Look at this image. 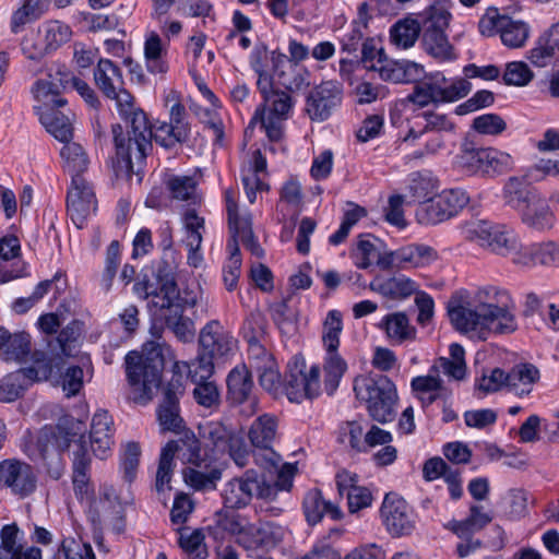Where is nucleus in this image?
<instances>
[{
  "label": "nucleus",
  "instance_id": "obj_1",
  "mask_svg": "<svg viewBox=\"0 0 559 559\" xmlns=\"http://www.w3.org/2000/svg\"><path fill=\"white\" fill-rule=\"evenodd\" d=\"M448 316L455 330L479 341H486L492 332L511 333L518 328L508 306L483 301L472 305L459 296L449 300Z\"/></svg>",
  "mask_w": 559,
  "mask_h": 559
},
{
  "label": "nucleus",
  "instance_id": "obj_2",
  "mask_svg": "<svg viewBox=\"0 0 559 559\" xmlns=\"http://www.w3.org/2000/svg\"><path fill=\"white\" fill-rule=\"evenodd\" d=\"M106 97L116 102L120 116L130 124L127 134L120 124L112 126L116 153L123 162V168L132 171L134 164L144 162L152 148V131L145 112L134 107L133 96L123 87Z\"/></svg>",
  "mask_w": 559,
  "mask_h": 559
},
{
  "label": "nucleus",
  "instance_id": "obj_3",
  "mask_svg": "<svg viewBox=\"0 0 559 559\" xmlns=\"http://www.w3.org/2000/svg\"><path fill=\"white\" fill-rule=\"evenodd\" d=\"M206 533L223 543L228 536L246 550H258L274 546L280 539L278 528L271 523H252L235 511L222 509L214 514L213 524Z\"/></svg>",
  "mask_w": 559,
  "mask_h": 559
},
{
  "label": "nucleus",
  "instance_id": "obj_4",
  "mask_svg": "<svg viewBox=\"0 0 559 559\" xmlns=\"http://www.w3.org/2000/svg\"><path fill=\"white\" fill-rule=\"evenodd\" d=\"M128 399L141 405L153 400L162 383L164 357L159 346L147 343L142 352H129L124 358Z\"/></svg>",
  "mask_w": 559,
  "mask_h": 559
},
{
  "label": "nucleus",
  "instance_id": "obj_5",
  "mask_svg": "<svg viewBox=\"0 0 559 559\" xmlns=\"http://www.w3.org/2000/svg\"><path fill=\"white\" fill-rule=\"evenodd\" d=\"M471 88L472 84L466 79H447L441 72L432 73L417 83L413 93L395 105L391 111V120L396 123V111L407 109L409 104L423 108L430 104L452 103L465 97Z\"/></svg>",
  "mask_w": 559,
  "mask_h": 559
},
{
  "label": "nucleus",
  "instance_id": "obj_6",
  "mask_svg": "<svg viewBox=\"0 0 559 559\" xmlns=\"http://www.w3.org/2000/svg\"><path fill=\"white\" fill-rule=\"evenodd\" d=\"M257 88L262 103L257 107L250 124L259 122L271 141H278L283 136L284 122L293 114L295 100L288 92L275 88L273 80H263Z\"/></svg>",
  "mask_w": 559,
  "mask_h": 559
},
{
  "label": "nucleus",
  "instance_id": "obj_7",
  "mask_svg": "<svg viewBox=\"0 0 559 559\" xmlns=\"http://www.w3.org/2000/svg\"><path fill=\"white\" fill-rule=\"evenodd\" d=\"M356 397L366 405L368 415L379 424L392 421L396 415L397 391L384 376L358 377L354 382Z\"/></svg>",
  "mask_w": 559,
  "mask_h": 559
},
{
  "label": "nucleus",
  "instance_id": "obj_8",
  "mask_svg": "<svg viewBox=\"0 0 559 559\" xmlns=\"http://www.w3.org/2000/svg\"><path fill=\"white\" fill-rule=\"evenodd\" d=\"M454 165L469 176L495 177L513 168V157L495 147L463 145L455 156Z\"/></svg>",
  "mask_w": 559,
  "mask_h": 559
},
{
  "label": "nucleus",
  "instance_id": "obj_9",
  "mask_svg": "<svg viewBox=\"0 0 559 559\" xmlns=\"http://www.w3.org/2000/svg\"><path fill=\"white\" fill-rule=\"evenodd\" d=\"M284 391L290 402L301 403L320 395V367L307 366L305 357L295 355L287 364Z\"/></svg>",
  "mask_w": 559,
  "mask_h": 559
},
{
  "label": "nucleus",
  "instance_id": "obj_10",
  "mask_svg": "<svg viewBox=\"0 0 559 559\" xmlns=\"http://www.w3.org/2000/svg\"><path fill=\"white\" fill-rule=\"evenodd\" d=\"M459 230L462 238L466 241L501 257L514 234V230L506 225L479 218L461 223Z\"/></svg>",
  "mask_w": 559,
  "mask_h": 559
},
{
  "label": "nucleus",
  "instance_id": "obj_11",
  "mask_svg": "<svg viewBox=\"0 0 559 559\" xmlns=\"http://www.w3.org/2000/svg\"><path fill=\"white\" fill-rule=\"evenodd\" d=\"M379 513L382 525L393 538L411 536L416 531L417 513L397 492L385 493Z\"/></svg>",
  "mask_w": 559,
  "mask_h": 559
},
{
  "label": "nucleus",
  "instance_id": "obj_12",
  "mask_svg": "<svg viewBox=\"0 0 559 559\" xmlns=\"http://www.w3.org/2000/svg\"><path fill=\"white\" fill-rule=\"evenodd\" d=\"M469 202L462 189H448L419 204L416 218L423 225H436L456 216Z\"/></svg>",
  "mask_w": 559,
  "mask_h": 559
},
{
  "label": "nucleus",
  "instance_id": "obj_13",
  "mask_svg": "<svg viewBox=\"0 0 559 559\" xmlns=\"http://www.w3.org/2000/svg\"><path fill=\"white\" fill-rule=\"evenodd\" d=\"M273 488L265 486L255 471L249 469L243 476L227 481L222 491L224 506L227 509H239L249 504L253 496L272 498Z\"/></svg>",
  "mask_w": 559,
  "mask_h": 559
},
{
  "label": "nucleus",
  "instance_id": "obj_14",
  "mask_svg": "<svg viewBox=\"0 0 559 559\" xmlns=\"http://www.w3.org/2000/svg\"><path fill=\"white\" fill-rule=\"evenodd\" d=\"M37 475L31 464L17 459L0 462V489H8L20 499L32 496L37 489Z\"/></svg>",
  "mask_w": 559,
  "mask_h": 559
},
{
  "label": "nucleus",
  "instance_id": "obj_15",
  "mask_svg": "<svg viewBox=\"0 0 559 559\" xmlns=\"http://www.w3.org/2000/svg\"><path fill=\"white\" fill-rule=\"evenodd\" d=\"M224 199L228 226L233 234V240L228 243L234 246L236 241V245L238 246L237 240L239 239L253 255L262 258L264 255V250L253 235L251 215L248 212H240L237 203V192L234 189H226L224 192Z\"/></svg>",
  "mask_w": 559,
  "mask_h": 559
},
{
  "label": "nucleus",
  "instance_id": "obj_16",
  "mask_svg": "<svg viewBox=\"0 0 559 559\" xmlns=\"http://www.w3.org/2000/svg\"><path fill=\"white\" fill-rule=\"evenodd\" d=\"M342 84L337 81H323L314 86L306 99V110L313 121L326 120L332 111L341 105Z\"/></svg>",
  "mask_w": 559,
  "mask_h": 559
},
{
  "label": "nucleus",
  "instance_id": "obj_17",
  "mask_svg": "<svg viewBox=\"0 0 559 559\" xmlns=\"http://www.w3.org/2000/svg\"><path fill=\"white\" fill-rule=\"evenodd\" d=\"M67 78L64 76V66H53L46 79H40L34 84L32 92L37 105L34 110L39 111L50 107H66L67 99L60 96V93L67 90Z\"/></svg>",
  "mask_w": 559,
  "mask_h": 559
},
{
  "label": "nucleus",
  "instance_id": "obj_18",
  "mask_svg": "<svg viewBox=\"0 0 559 559\" xmlns=\"http://www.w3.org/2000/svg\"><path fill=\"white\" fill-rule=\"evenodd\" d=\"M67 425H70L72 430H80L81 423L75 421L74 419H66L62 423L58 424L57 427H45L41 429L38 439L39 444L44 447V457H46V454L48 453L49 445H51L56 450V455L58 459L57 465L52 469L48 471L50 477H52L53 479H59L63 474L64 466L63 463L61 462L60 453L66 451L70 447L73 437L76 435V431H69L66 427Z\"/></svg>",
  "mask_w": 559,
  "mask_h": 559
},
{
  "label": "nucleus",
  "instance_id": "obj_19",
  "mask_svg": "<svg viewBox=\"0 0 559 559\" xmlns=\"http://www.w3.org/2000/svg\"><path fill=\"white\" fill-rule=\"evenodd\" d=\"M97 201L95 192L83 176H76L71 181L67 195V210L78 227L95 213Z\"/></svg>",
  "mask_w": 559,
  "mask_h": 559
},
{
  "label": "nucleus",
  "instance_id": "obj_20",
  "mask_svg": "<svg viewBox=\"0 0 559 559\" xmlns=\"http://www.w3.org/2000/svg\"><path fill=\"white\" fill-rule=\"evenodd\" d=\"M199 344L201 352L218 360L234 354L237 341L219 321L212 320L202 328Z\"/></svg>",
  "mask_w": 559,
  "mask_h": 559
},
{
  "label": "nucleus",
  "instance_id": "obj_21",
  "mask_svg": "<svg viewBox=\"0 0 559 559\" xmlns=\"http://www.w3.org/2000/svg\"><path fill=\"white\" fill-rule=\"evenodd\" d=\"M133 290L139 298L150 299L148 309L154 317L157 312L165 309L174 299L176 293V282L168 278L156 277L150 280L144 276L133 286Z\"/></svg>",
  "mask_w": 559,
  "mask_h": 559
},
{
  "label": "nucleus",
  "instance_id": "obj_22",
  "mask_svg": "<svg viewBox=\"0 0 559 559\" xmlns=\"http://www.w3.org/2000/svg\"><path fill=\"white\" fill-rule=\"evenodd\" d=\"M419 284L404 274L378 275L369 284V289L384 299L404 301L415 295Z\"/></svg>",
  "mask_w": 559,
  "mask_h": 559
},
{
  "label": "nucleus",
  "instance_id": "obj_23",
  "mask_svg": "<svg viewBox=\"0 0 559 559\" xmlns=\"http://www.w3.org/2000/svg\"><path fill=\"white\" fill-rule=\"evenodd\" d=\"M336 488L341 497H346L349 513L354 514L370 508L373 496L369 488L358 485V476L348 471H341L335 476Z\"/></svg>",
  "mask_w": 559,
  "mask_h": 559
},
{
  "label": "nucleus",
  "instance_id": "obj_24",
  "mask_svg": "<svg viewBox=\"0 0 559 559\" xmlns=\"http://www.w3.org/2000/svg\"><path fill=\"white\" fill-rule=\"evenodd\" d=\"M549 201L540 192L531 199V202L519 213L521 222L531 230L547 233L557 224L555 211Z\"/></svg>",
  "mask_w": 559,
  "mask_h": 559
},
{
  "label": "nucleus",
  "instance_id": "obj_25",
  "mask_svg": "<svg viewBox=\"0 0 559 559\" xmlns=\"http://www.w3.org/2000/svg\"><path fill=\"white\" fill-rule=\"evenodd\" d=\"M185 388L181 377H174L168 383L164 400L158 408L157 417L163 430L179 433L183 429V421L179 416V396L183 394Z\"/></svg>",
  "mask_w": 559,
  "mask_h": 559
},
{
  "label": "nucleus",
  "instance_id": "obj_26",
  "mask_svg": "<svg viewBox=\"0 0 559 559\" xmlns=\"http://www.w3.org/2000/svg\"><path fill=\"white\" fill-rule=\"evenodd\" d=\"M258 334L249 337L250 354L255 360L260 385L267 392L276 394L281 388V376L277 365L270 353L258 344Z\"/></svg>",
  "mask_w": 559,
  "mask_h": 559
},
{
  "label": "nucleus",
  "instance_id": "obj_27",
  "mask_svg": "<svg viewBox=\"0 0 559 559\" xmlns=\"http://www.w3.org/2000/svg\"><path fill=\"white\" fill-rule=\"evenodd\" d=\"M114 431V419L109 413L105 409L96 411L90 430V444L96 457L105 460L111 454Z\"/></svg>",
  "mask_w": 559,
  "mask_h": 559
},
{
  "label": "nucleus",
  "instance_id": "obj_28",
  "mask_svg": "<svg viewBox=\"0 0 559 559\" xmlns=\"http://www.w3.org/2000/svg\"><path fill=\"white\" fill-rule=\"evenodd\" d=\"M200 435L203 440L209 459L218 460L226 454L228 447L237 433L218 421H210L200 426Z\"/></svg>",
  "mask_w": 559,
  "mask_h": 559
},
{
  "label": "nucleus",
  "instance_id": "obj_29",
  "mask_svg": "<svg viewBox=\"0 0 559 559\" xmlns=\"http://www.w3.org/2000/svg\"><path fill=\"white\" fill-rule=\"evenodd\" d=\"M178 440L169 441L173 444V459L177 455L182 463L191 464L195 467L207 466L209 453L202 450L199 439L188 429L179 432Z\"/></svg>",
  "mask_w": 559,
  "mask_h": 559
},
{
  "label": "nucleus",
  "instance_id": "obj_30",
  "mask_svg": "<svg viewBox=\"0 0 559 559\" xmlns=\"http://www.w3.org/2000/svg\"><path fill=\"white\" fill-rule=\"evenodd\" d=\"M143 53L145 68L151 74L163 75L167 73L169 69L167 60L168 45L163 41L157 33L150 32L145 35Z\"/></svg>",
  "mask_w": 559,
  "mask_h": 559
},
{
  "label": "nucleus",
  "instance_id": "obj_31",
  "mask_svg": "<svg viewBox=\"0 0 559 559\" xmlns=\"http://www.w3.org/2000/svg\"><path fill=\"white\" fill-rule=\"evenodd\" d=\"M72 483L76 498L80 501L92 502L93 489L90 483L91 456L84 445L73 453Z\"/></svg>",
  "mask_w": 559,
  "mask_h": 559
},
{
  "label": "nucleus",
  "instance_id": "obj_32",
  "mask_svg": "<svg viewBox=\"0 0 559 559\" xmlns=\"http://www.w3.org/2000/svg\"><path fill=\"white\" fill-rule=\"evenodd\" d=\"M382 80L393 83H412L419 81L425 71L424 67L411 60H385L379 66Z\"/></svg>",
  "mask_w": 559,
  "mask_h": 559
},
{
  "label": "nucleus",
  "instance_id": "obj_33",
  "mask_svg": "<svg viewBox=\"0 0 559 559\" xmlns=\"http://www.w3.org/2000/svg\"><path fill=\"white\" fill-rule=\"evenodd\" d=\"M540 372L532 364H518L508 372L507 390L518 397L528 396L539 381Z\"/></svg>",
  "mask_w": 559,
  "mask_h": 559
},
{
  "label": "nucleus",
  "instance_id": "obj_34",
  "mask_svg": "<svg viewBox=\"0 0 559 559\" xmlns=\"http://www.w3.org/2000/svg\"><path fill=\"white\" fill-rule=\"evenodd\" d=\"M379 329L383 330L386 337L394 344L413 342L417 335L416 328L411 324L407 314L403 311L385 314L379 323Z\"/></svg>",
  "mask_w": 559,
  "mask_h": 559
},
{
  "label": "nucleus",
  "instance_id": "obj_35",
  "mask_svg": "<svg viewBox=\"0 0 559 559\" xmlns=\"http://www.w3.org/2000/svg\"><path fill=\"white\" fill-rule=\"evenodd\" d=\"M302 509L307 522L311 525L319 523L325 514L330 515L333 520H341L343 518L341 508L331 501H325L318 489L309 490L306 493Z\"/></svg>",
  "mask_w": 559,
  "mask_h": 559
},
{
  "label": "nucleus",
  "instance_id": "obj_36",
  "mask_svg": "<svg viewBox=\"0 0 559 559\" xmlns=\"http://www.w3.org/2000/svg\"><path fill=\"white\" fill-rule=\"evenodd\" d=\"M271 61L275 74L278 76L282 85L285 86L286 90L292 92L301 91L310 85V72L305 67L289 66L290 75L289 78H285L284 67L287 66L286 55L272 51Z\"/></svg>",
  "mask_w": 559,
  "mask_h": 559
},
{
  "label": "nucleus",
  "instance_id": "obj_37",
  "mask_svg": "<svg viewBox=\"0 0 559 559\" xmlns=\"http://www.w3.org/2000/svg\"><path fill=\"white\" fill-rule=\"evenodd\" d=\"M60 107H50L39 111L38 118L46 130L58 141L69 142L72 139V123L69 117L70 109L59 110Z\"/></svg>",
  "mask_w": 559,
  "mask_h": 559
},
{
  "label": "nucleus",
  "instance_id": "obj_38",
  "mask_svg": "<svg viewBox=\"0 0 559 559\" xmlns=\"http://www.w3.org/2000/svg\"><path fill=\"white\" fill-rule=\"evenodd\" d=\"M183 312L179 304L175 302L157 312L154 318L164 321L179 340L187 342L194 336V324L190 318L183 316Z\"/></svg>",
  "mask_w": 559,
  "mask_h": 559
},
{
  "label": "nucleus",
  "instance_id": "obj_39",
  "mask_svg": "<svg viewBox=\"0 0 559 559\" xmlns=\"http://www.w3.org/2000/svg\"><path fill=\"white\" fill-rule=\"evenodd\" d=\"M94 82L105 95H115V91L124 85L120 68L111 60L100 58L94 69Z\"/></svg>",
  "mask_w": 559,
  "mask_h": 559
},
{
  "label": "nucleus",
  "instance_id": "obj_40",
  "mask_svg": "<svg viewBox=\"0 0 559 559\" xmlns=\"http://www.w3.org/2000/svg\"><path fill=\"white\" fill-rule=\"evenodd\" d=\"M539 193L524 178L510 177L503 186L502 198L507 205L520 213L531 199Z\"/></svg>",
  "mask_w": 559,
  "mask_h": 559
},
{
  "label": "nucleus",
  "instance_id": "obj_41",
  "mask_svg": "<svg viewBox=\"0 0 559 559\" xmlns=\"http://www.w3.org/2000/svg\"><path fill=\"white\" fill-rule=\"evenodd\" d=\"M198 185L195 177L186 175H171L166 180V188L171 199L186 201L191 205L200 204L202 201Z\"/></svg>",
  "mask_w": 559,
  "mask_h": 559
},
{
  "label": "nucleus",
  "instance_id": "obj_42",
  "mask_svg": "<svg viewBox=\"0 0 559 559\" xmlns=\"http://www.w3.org/2000/svg\"><path fill=\"white\" fill-rule=\"evenodd\" d=\"M383 258L384 253H381L377 238L370 234L358 236L356 247L352 251V259L358 269L366 270L373 263L379 266V260Z\"/></svg>",
  "mask_w": 559,
  "mask_h": 559
},
{
  "label": "nucleus",
  "instance_id": "obj_43",
  "mask_svg": "<svg viewBox=\"0 0 559 559\" xmlns=\"http://www.w3.org/2000/svg\"><path fill=\"white\" fill-rule=\"evenodd\" d=\"M277 418L271 414L257 417L248 430V439L252 447L272 445L277 436Z\"/></svg>",
  "mask_w": 559,
  "mask_h": 559
},
{
  "label": "nucleus",
  "instance_id": "obj_44",
  "mask_svg": "<svg viewBox=\"0 0 559 559\" xmlns=\"http://www.w3.org/2000/svg\"><path fill=\"white\" fill-rule=\"evenodd\" d=\"M323 372L324 390L329 395L334 394L340 385L341 379L347 370V362L337 349H324Z\"/></svg>",
  "mask_w": 559,
  "mask_h": 559
},
{
  "label": "nucleus",
  "instance_id": "obj_45",
  "mask_svg": "<svg viewBox=\"0 0 559 559\" xmlns=\"http://www.w3.org/2000/svg\"><path fill=\"white\" fill-rule=\"evenodd\" d=\"M63 169L69 173L72 179L82 176L87 170L90 158L85 148L76 142H66L60 150Z\"/></svg>",
  "mask_w": 559,
  "mask_h": 559
},
{
  "label": "nucleus",
  "instance_id": "obj_46",
  "mask_svg": "<svg viewBox=\"0 0 559 559\" xmlns=\"http://www.w3.org/2000/svg\"><path fill=\"white\" fill-rule=\"evenodd\" d=\"M205 528L181 526L178 528V544L180 548L193 559H205L207 547L205 544Z\"/></svg>",
  "mask_w": 559,
  "mask_h": 559
},
{
  "label": "nucleus",
  "instance_id": "obj_47",
  "mask_svg": "<svg viewBox=\"0 0 559 559\" xmlns=\"http://www.w3.org/2000/svg\"><path fill=\"white\" fill-rule=\"evenodd\" d=\"M31 335L24 331L10 334L7 331V337L1 349V358L5 361L23 362L31 354Z\"/></svg>",
  "mask_w": 559,
  "mask_h": 559
},
{
  "label": "nucleus",
  "instance_id": "obj_48",
  "mask_svg": "<svg viewBox=\"0 0 559 559\" xmlns=\"http://www.w3.org/2000/svg\"><path fill=\"white\" fill-rule=\"evenodd\" d=\"M531 35V27L527 22L514 20L507 15L502 19V27L500 29V39L502 44L512 49L523 47Z\"/></svg>",
  "mask_w": 559,
  "mask_h": 559
},
{
  "label": "nucleus",
  "instance_id": "obj_49",
  "mask_svg": "<svg viewBox=\"0 0 559 559\" xmlns=\"http://www.w3.org/2000/svg\"><path fill=\"white\" fill-rule=\"evenodd\" d=\"M227 388L230 400L241 403L248 400L253 388L252 378L246 366H236L227 377Z\"/></svg>",
  "mask_w": 559,
  "mask_h": 559
},
{
  "label": "nucleus",
  "instance_id": "obj_50",
  "mask_svg": "<svg viewBox=\"0 0 559 559\" xmlns=\"http://www.w3.org/2000/svg\"><path fill=\"white\" fill-rule=\"evenodd\" d=\"M536 251V242L525 245L514 231L502 257L510 258L516 266L532 269L537 265Z\"/></svg>",
  "mask_w": 559,
  "mask_h": 559
},
{
  "label": "nucleus",
  "instance_id": "obj_51",
  "mask_svg": "<svg viewBox=\"0 0 559 559\" xmlns=\"http://www.w3.org/2000/svg\"><path fill=\"white\" fill-rule=\"evenodd\" d=\"M420 33L419 23L406 17L397 21L390 29V39L399 48L407 49L415 45Z\"/></svg>",
  "mask_w": 559,
  "mask_h": 559
},
{
  "label": "nucleus",
  "instance_id": "obj_52",
  "mask_svg": "<svg viewBox=\"0 0 559 559\" xmlns=\"http://www.w3.org/2000/svg\"><path fill=\"white\" fill-rule=\"evenodd\" d=\"M424 44L427 52L439 61H453L457 58L444 32L425 31Z\"/></svg>",
  "mask_w": 559,
  "mask_h": 559
},
{
  "label": "nucleus",
  "instance_id": "obj_53",
  "mask_svg": "<svg viewBox=\"0 0 559 559\" xmlns=\"http://www.w3.org/2000/svg\"><path fill=\"white\" fill-rule=\"evenodd\" d=\"M201 471L195 467H187L183 469L185 483L194 490H213L216 488L217 481L222 478V472L216 467Z\"/></svg>",
  "mask_w": 559,
  "mask_h": 559
},
{
  "label": "nucleus",
  "instance_id": "obj_54",
  "mask_svg": "<svg viewBox=\"0 0 559 559\" xmlns=\"http://www.w3.org/2000/svg\"><path fill=\"white\" fill-rule=\"evenodd\" d=\"M559 50V41L550 34H544L537 38L533 48L527 53V59L532 64L544 68L550 63L556 52Z\"/></svg>",
  "mask_w": 559,
  "mask_h": 559
},
{
  "label": "nucleus",
  "instance_id": "obj_55",
  "mask_svg": "<svg viewBox=\"0 0 559 559\" xmlns=\"http://www.w3.org/2000/svg\"><path fill=\"white\" fill-rule=\"evenodd\" d=\"M29 384L22 369L7 374L0 380V402L12 403L16 401Z\"/></svg>",
  "mask_w": 559,
  "mask_h": 559
},
{
  "label": "nucleus",
  "instance_id": "obj_56",
  "mask_svg": "<svg viewBox=\"0 0 559 559\" xmlns=\"http://www.w3.org/2000/svg\"><path fill=\"white\" fill-rule=\"evenodd\" d=\"M343 331V314L333 309L326 313L322 326V344L324 349H338Z\"/></svg>",
  "mask_w": 559,
  "mask_h": 559
},
{
  "label": "nucleus",
  "instance_id": "obj_57",
  "mask_svg": "<svg viewBox=\"0 0 559 559\" xmlns=\"http://www.w3.org/2000/svg\"><path fill=\"white\" fill-rule=\"evenodd\" d=\"M38 31L49 52L57 50L61 45L70 40L72 35L71 28L59 21L47 22Z\"/></svg>",
  "mask_w": 559,
  "mask_h": 559
},
{
  "label": "nucleus",
  "instance_id": "obj_58",
  "mask_svg": "<svg viewBox=\"0 0 559 559\" xmlns=\"http://www.w3.org/2000/svg\"><path fill=\"white\" fill-rule=\"evenodd\" d=\"M150 129L152 131V139H154L156 143L164 147H173L176 144L183 143L189 139L186 129H182L181 126L174 127L169 122H160L154 128L150 126Z\"/></svg>",
  "mask_w": 559,
  "mask_h": 559
},
{
  "label": "nucleus",
  "instance_id": "obj_59",
  "mask_svg": "<svg viewBox=\"0 0 559 559\" xmlns=\"http://www.w3.org/2000/svg\"><path fill=\"white\" fill-rule=\"evenodd\" d=\"M173 450V444H166L160 451L155 480V488L158 492H164L166 490H170L171 488L170 481L175 468Z\"/></svg>",
  "mask_w": 559,
  "mask_h": 559
},
{
  "label": "nucleus",
  "instance_id": "obj_60",
  "mask_svg": "<svg viewBox=\"0 0 559 559\" xmlns=\"http://www.w3.org/2000/svg\"><path fill=\"white\" fill-rule=\"evenodd\" d=\"M182 228L185 231L183 242H202L205 231V218L200 216L194 209H187L181 214Z\"/></svg>",
  "mask_w": 559,
  "mask_h": 559
},
{
  "label": "nucleus",
  "instance_id": "obj_61",
  "mask_svg": "<svg viewBox=\"0 0 559 559\" xmlns=\"http://www.w3.org/2000/svg\"><path fill=\"white\" fill-rule=\"evenodd\" d=\"M379 267H418L415 258L414 245L400 248L396 251L384 252V258L379 260Z\"/></svg>",
  "mask_w": 559,
  "mask_h": 559
},
{
  "label": "nucleus",
  "instance_id": "obj_62",
  "mask_svg": "<svg viewBox=\"0 0 559 559\" xmlns=\"http://www.w3.org/2000/svg\"><path fill=\"white\" fill-rule=\"evenodd\" d=\"M437 190V183L435 178L430 174L416 173L413 174L409 192L415 201L420 204L432 199Z\"/></svg>",
  "mask_w": 559,
  "mask_h": 559
},
{
  "label": "nucleus",
  "instance_id": "obj_63",
  "mask_svg": "<svg viewBox=\"0 0 559 559\" xmlns=\"http://www.w3.org/2000/svg\"><path fill=\"white\" fill-rule=\"evenodd\" d=\"M229 258L223 266V281L227 290L236 289L241 270V257L239 247L234 243H228Z\"/></svg>",
  "mask_w": 559,
  "mask_h": 559
},
{
  "label": "nucleus",
  "instance_id": "obj_64",
  "mask_svg": "<svg viewBox=\"0 0 559 559\" xmlns=\"http://www.w3.org/2000/svg\"><path fill=\"white\" fill-rule=\"evenodd\" d=\"M56 559H95V554L90 544L64 538L56 552Z\"/></svg>",
  "mask_w": 559,
  "mask_h": 559
}]
</instances>
